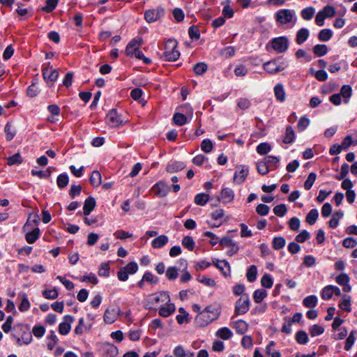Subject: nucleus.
Segmentation results:
<instances>
[{
    "label": "nucleus",
    "mask_w": 357,
    "mask_h": 357,
    "mask_svg": "<svg viewBox=\"0 0 357 357\" xmlns=\"http://www.w3.org/2000/svg\"><path fill=\"white\" fill-rule=\"evenodd\" d=\"M220 307L218 304L207 306L196 317V321L200 326H205L217 319L220 314Z\"/></svg>",
    "instance_id": "1"
},
{
    "label": "nucleus",
    "mask_w": 357,
    "mask_h": 357,
    "mask_svg": "<svg viewBox=\"0 0 357 357\" xmlns=\"http://www.w3.org/2000/svg\"><path fill=\"white\" fill-rule=\"evenodd\" d=\"M275 20L279 26H286L292 28L297 22V17L294 10L280 9L274 15Z\"/></svg>",
    "instance_id": "2"
},
{
    "label": "nucleus",
    "mask_w": 357,
    "mask_h": 357,
    "mask_svg": "<svg viewBox=\"0 0 357 357\" xmlns=\"http://www.w3.org/2000/svg\"><path fill=\"white\" fill-rule=\"evenodd\" d=\"M177 42L175 39H169L165 45V52L162 58L165 61H174L180 56V52L176 50Z\"/></svg>",
    "instance_id": "3"
},
{
    "label": "nucleus",
    "mask_w": 357,
    "mask_h": 357,
    "mask_svg": "<svg viewBox=\"0 0 357 357\" xmlns=\"http://www.w3.org/2000/svg\"><path fill=\"white\" fill-rule=\"evenodd\" d=\"M30 218L27 220L25 225L23 226V231L26 232L25 239L29 244L35 243L40 236V231L38 227H35L31 230Z\"/></svg>",
    "instance_id": "4"
},
{
    "label": "nucleus",
    "mask_w": 357,
    "mask_h": 357,
    "mask_svg": "<svg viewBox=\"0 0 357 357\" xmlns=\"http://www.w3.org/2000/svg\"><path fill=\"white\" fill-rule=\"evenodd\" d=\"M288 66L285 61L273 60L264 63V69L270 74H275L284 70Z\"/></svg>",
    "instance_id": "5"
},
{
    "label": "nucleus",
    "mask_w": 357,
    "mask_h": 357,
    "mask_svg": "<svg viewBox=\"0 0 357 357\" xmlns=\"http://www.w3.org/2000/svg\"><path fill=\"white\" fill-rule=\"evenodd\" d=\"M250 301L248 295L244 294L235 303V315L245 314L250 309Z\"/></svg>",
    "instance_id": "6"
},
{
    "label": "nucleus",
    "mask_w": 357,
    "mask_h": 357,
    "mask_svg": "<svg viewBox=\"0 0 357 357\" xmlns=\"http://www.w3.org/2000/svg\"><path fill=\"white\" fill-rule=\"evenodd\" d=\"M271 45L278 53H283L288 49V39L284 36L275 38L271 40Z\"/></svg>",
    "instance_id": "7"
},
{
    "label": "nucleus",
    "mask_w": 357,
    "mask_h": 357,
    "mask_svg": "<svg viewBox=\"0 0 357 357\" xmlns=\"http://www.w3.org/2000/svg\"><path fill=\"white\" fill-rule=\"evenodd\" d=\"M105 121L111 128H116L123 124V121L116 109H112L108 112L105 117Z\"/></svg>",
    "instance_id": "8"
},
{
    "label": "nucleus",
    "mask_w": 357,
    "mask_h": 357,
    "mask_svg": "<svg viewBox=\"0 0 357 357\" xmlns=\"http://www.w3.org/2000/svg\"><path fill=\"white\" fill-rule=\"evenodd\" d=\"M121 310L119 307H108L103 315L104 321L107 324H113L119 316Z\"/></svg>",
    "instance_id": "9"
},
{
    "label": "nucleus",
    "mask_w": 357,
    "mask_h": 357,
    "mask_svg": "<svg viewBox=\"0 0 357 357\" xmlns=\"http://www.w3.org/2000/svg\"><path fill=\"white\" fill-rule=\"evenodd\" d=\"M164 14V10L161 8L148 10L144 13V18L149 23H152L159 20Z\"/></svg>",
    "instance_id": "10"
},
{
    "label": "nucleus",
    "mask_w": 357,
    "mask_h": 357,
    "mask_svg": "<svg viewBox=\"0 0 357 357\" xmlns=\"http://www.w3.org/2000/svg\"><path fill=\"white\" fill-rule=\"evenodd\" d=\"M50 65V63H48V66L43 69V76L47 82L54 83L59 77V72Z\"/></svg>",
    "instance_id": "11"
},
{
    "label": "nucleus",
    "mask_w": 357,
    "mask_h": 357,
    "mask_svg": "<svg viewBox=\"0 0 357 357\" xmlns=\"http://www.w3.org/2000/svg\"><path fill=\"white\" fill-rule=\"evenodd\" d=\"M170 190L169 186L165 182L160 181L154 184L152 187V191L158 197H165Z\"/></svg>",
    "instance_id": "12"
},
{
    "label": "nucleus",
    "mask_w": 357,
    "mask_h": 357,
    "mask_svg": "<svg viewBox=\"0 0 357 357\" xmlns=\"http://www.w3.org/2000/svg\"><path fill=\"white\" fill-rule=\"evenodd\" d=\"M234 198V192L230 188H223L220 192V196L217 197L218 202H222L224 204L231 202Z\"/></svg>",
    "instance_id": "13"
},
{
    "label": "nucleus",
    "mask_w": 357,
    "mask_h": 357,
    "mask_svg": "<svg viewBox=\"0 0 357 357\" xmlns=\"http://www.w3.org/2000/svg\"><path fill=\"white\" fill-rule=\"evenodd\" d=\"M74 321V317L71 315H66L62 321L59 326V332L61 335H67L71 328V324Z\"/></svg>",
    "instance_id": "14"
},
{
    "label": "nucleus",
    "mask_w": 357,
    "mask_h": 357,
    "mask_svg": "<svg viewBox=\"0 0 357 357\" xmlns=\"http://www.w3.org/2000/svg\"><path fill=\"white\" fill-rule=\"evenodd\" d=\"M213 264L221 271L222 273L225 277H227L230 275V266L228 261L226 260H218L215 259L213 260Z\"/></svg>",
    "instance_id": "15"
},
{
    "label": "nucleus",
    "mask_w": 357,
    "mask_h": 357,
    "mask_svg": "<svg viewBox=\"0 0 357 357\" xmlns=\"http://www.w3.org/2000/svg\"><path fill=\"white\" fill-rule=\"evenodd\" d=\"M151 299L153 303H168L170 301V297L167 292L160 291L154 294L151 296Z\"/></svg>",
    "instance_id": "16"
},
{
    "label": "nucleus",
    "mask_w": 357,
    "mask_h": 357,
    "mask_svg": "<svg viewBox=\"0 0 357 357\" xmlns=\"http://www.w3.org/2000/svg\"><path fill=\"white\" fill-rule=\"evenodd\" d=\"M185 167L184 162L177 160H170L166 167L167 172L174 173L183 169Z\"/></svg>",
    "instance_id": "17"
},
{
    "label": "nucleus",
    "mask_w": 357,
    "mask_h": 357,
    "mask_svg": "<svg viewBox=\"0 0 357 357\" xmlns=\"http://www.w3.org/2000/svg\"><path fill=\"white\" fill-rule=\"evenodd\" d=\"M249 169L246 166H242L240 170H236L234 176V181L242 183L248 175Z\"/></svg>",
    "instance_id": "18"
},
{
    "label": "nucleus",
    "mask_w": 357,
    "mask_h": 357,
    "mask_svg": "<svg viewBox=\"0 0 357 357\" xmlns=\"http://www.w3.org/2000/svg\"><path fill=\"white\" fill-rule=\"evenodd\" d=\"M274 95L278 101L283 102L286 100V93L283 85L281 83L274 86Z\"/></svg>",
    "instance_id": "19"
},
{
    "label": "nucleus",
    "mask_w": 357,
    "mask_h": 357,
    "mask_svg": "<svg viewBox=\"0 0 357 357\" xmlns=\"http://www.w3.org/2000/svg\"><path fill=\"white\" fill-rule=\"evenodd\" d=\"M310 36V31L307 28L300 29L296 36V42L298 45H301L305 42Z\"/></svg>",
    "instance_id": "20"
},
{
    "label": "nucleus",
    "mask_w": 357,
    "mask_h": 357,
    "mask_svg": "<svg viewBox=\"0 0 357 357\" xmlns=\"http://www.w3.org/2000/svg\"><path fill=\"white\" fill-rule=\"evenodd\" d=\"M96 206V200L92 197H89L84 201V207H83V213L84 215H89L91 212L94 209Z\"/></svg>",
    "instance_id": "21"
},
{
    "label": "nucleus",
    "mask_w": 357,
    "mask_h": 357,
    "mask_svg": "<svg viewBox=\"0 0 357 357\" xmlns=\"http://www.w3.org/2000/svg\"><path fill=\"white\" fill-rule=\"evenodd\" d=\"M168 237L165 235H160L154 238L151 242L153 248L159 249L164 247L168 243Z\"/></svg>",
    "instance_id": "22"
},
{
    "label": "nucleus",
    "mask_w": 357,
    "mask_h": 357,
    "mask_svg": "<svg viewBox=\"0 0 357 357\" xmlns=\"http://www.w3.org/2000/svg\"><path fill=\"white\" fill-rule=\"evenodd\" d=\"M167 306H163L159 309L158 313L160 316L163 317H167L173 314L176 310L174 304L168 303Z\"/></svg>",
    "instance_id": "23"
},
{
    "label": "nucleus",
    "mask_w": 357,
    "mask_h": 357,
    "mask_svg": "<svg viewBox=\"0 0 357 357\" xmlns=\"http://www.w3.org/2000/svg\"><path fill=\"white\" fill-rule=\"evenodd\" d=\"M339 94L344 98V102L348 103L352 94L351 86L347 84L343 85Z\"/></svg>",
    "instance_id": "24"
},
{
    "label": "nucleus",
    "mask_w": 357,
    "mask_h": 357,
    "mask_svg": "<svg viewBox=\"0 0 357 357\" xmlns=\"http://www.w3.org/2000/svg\"><path fill=\"white\" fill-rule=\"evenodd\" d=\"M296 138L295 132L291 126L286 128L285 136L283 139V142L285 144H291Z\"/></svg>",
    "instance_id": "25"
},
{
    "label": "nucleus",
    "mask_w": 357,
    "mask_h": 357,
    "mask_svg": "<svg viewBox=\"0 0 357 357\" xmlns=\"http://www.w3.org/2000/svg\"><path fill=\"white\" fill-rule=\"evenodd\" d=\"M234 328L237 333L243 335L248 331V325L245 321L240 319L235 322Z\"/></svg>",
    "instance_id": "26"
},
{
    "label": "nucleus",
    "mask_w": 357,
    "mask_h": 357,
    "mask_svg": "<svg viewBox=\"0 0 357 357\" xmlns=\"http://www.w3.org/2000/svg\"><path fill=\"white\" fill-rule=\"evenodd\" d=\"M315 13V8L312 6L306 7L301 11V16L305 20H310Z\"/></svg>",
    "instance_id": "27"
},
{
    "label": "nucleus",
    "mask_w": 357,
    "mask_h": 357,
    "mask_svg": "<svg viewBox=\"0 0 357 357\" xmlns=\"http://www.w3.org/2000/svg\"><path fill=\"white\" fill-rule=\"evenodd\" d=\"M317 297L315 295H310L303 299V304L306 307L312 308L317 305Z\"/></svg>",
    "instance_id": "28"
},
{
    "label": "nucleus",
    "mask_w": 357,
    "mask_h": 357,
    "mask_svg": "<svg viewBox=\"0 0 357 357\" xmlns=\"http://www.w3.org/2000/svg\"><path fill=\"white\" fill-rule=\"evenodd\" d=\"M264 161L266 162L268 168L276 169L280 162V158L273 155H268L264 158Z\"/></svg>",
    "instance_id": "29"
},
{
    "label": "nucleus",
    "mask_w": 357,
    "mask_h": 357,
    "mask_svg": "<svg viewBox=\"0 0 357 357\" xmlns=\"http://www.w3.org/2000/svg\"><path fill=\"white\" fill-rule=\"evenodd\" d=\"M21 303L18 307L20 312H26L30 308V303L28 299V296L25 293L20 294Z\"/></svg>",
    "instance_id": "30"
},
{
    "label": "nucleus",
    "mask_w": 357,
    "mask_h": 357,
    "mask_svg": "<svg viewBox=\"0 0 357 357\" xmlns=\"http://www.w3.org/2000/svg\"><path fill=\"white\" fill-rule=\"evenodd\" d=\"M257 268L255 265H252L247 271L246 278L250 282H253L257 279Z\"/></svg>",
    "instance_id": "31"
},
{
    "label": "nucleus",
    "mask_w": 357,
    "mask_h": 357,
    "mask_svg": "<svg viewBox=\"0 0 357 357\" xmlns=\"http://www.w3.org/2000/svg\"><path fill=\"white\" fill-rule=\"evenodd\" d=\"M313 52L317 56H323L328 52V47L324 44H318L314 46Z\"/></svg>",
    "instance_id": "32"
},
{
    "label": "nucleus",
    "mask_w": 357,
    "mask_h": 357,
    "mask_svg": "<svg viewBox=\"0 0 357 357\" xmlns=\"http://www.w3.org/2000/svg\"><path fill=\"white\" fill-rule=\"evenodd\" d=\"M319 216V212L317 209L313 208L310 211V212L307 213L305 221L310 225H314Z\"/></svg>",
    "instance_id": "33"
},
{
    "label": "nucleus",
    "mask_w": 357,
    "mask_h": 357,
    "mask_svg": "<svg viewBox=\"0 0 357 357\" xmlns=\"http://www.w3.org/2000/svg\"><path fill=\"white\" fill-rule=\"evenodd\" d=\"M216 335L223 340H229L233 333L227 327H223L218 330Z\"/></svg>",
    "instance_id": "34"
},
{
    "label": "nucleus",
    "mask_w": 357,
    "mask_h": 357,
    "mask_svg": "<svg viewBox=\"0 0 357 357\" xmlns=\"http://www.w3.org/2000/svg\"><path fill=\"white\" fill-rule=\"evenodd\" d=\"M267 296V292L263 289H257L253 294V298L255 303H261Z\"/></svg>",
    "instance_id": "35"
},
{
    "label": "nucleus",
    "mask_w": 357,
    "mask_h": 357,
    "mask_svg": "<svg viewBox=\"0 0 357 357\" xmlns=\"http://www.w3.org/2000/svg\"><path fill=\"white\" fill-rule=\"evenodd\" d=\"M333 36V32L329 29H324L320 31L318 35V38L320 41H328Z\"/></svg>",
    "instance_id": "36"
},
{
    "label": "nucleus",
    "mask_w": 357,
    "mask_h": 357,
    "mask_svg": "<svg viewBox=\"0 0 357 357\" xmlns=\"http://www.w3.org/2000/svg\"><path fill=\"white\" fill-rule=\"evenodd\" d=\"M296 340L301 344H307L309 341L307 333L304 331H298L296 334Z\"/></svg>",
    "instance_id": "37"
},
{
    "label": "nucleus",
    "mask_w": 357,
    "mask_h": 357,
    "mask_svg": "<svg viewBox=\"0 0 357 357\" xmlns=\"http://www.w3.org/2000/svg\"><path fill=\"white\" fill-rule=\"evenodd\" d=\"M90 183L93 187H98L101 184V174L98 171H93L90 177Z\"/></svg>",
    "instance_id": "38"
},
{
    "label": "nucleus",
    "mask_w": 357,
    "mask_h": 357,
    "mask_svg": "<svg viewBox=\"0 0 357 357\" xmlns=\"http://www.w3.org/2000/svg\"><path fill=\"white\" fill-rule=\"evenodd\" d=\"M286 243L285 239L282 236L274 237L272 242L273 248L276 250H280L284 247Z\"/></svg>",
    "instance_id": "39"
},
{
    "label": "nucleus",
    "mask_w": 357,
    "mask_h": 357,
    "mask_svg": "<svg viewBox=\"0 0 357 357\" xmlns=\"http://www.w3.org/2000/svg\"><path fill=\"white\" fill-rule=\"evenodd\" d=\"M182 245L190 251H192L195 246L193 238L190 236H186L182 239Z\"/></svg>",
    "instance_id": "40"
},
{
    "label": "nucleus",
    "mask_w": 357,
    "mask_h": 357,
    "mask_svg": "<svg viewBox=\"0 0 357 357\" xmlns=\"http://www.w3.org/2000/svg\"><path fill=\"white\" fill-rule=\"evenodd\" d=\"M209 199V195L204 193H200L195 196V203L199 206H204Z\"/></svg>",
    "instance_id": "41"
},
{
    "label": "nucleus",
    "mask_w": 357,
    "mask_h": 357,
    "mask_svg": "<svg viewBox=\"0 0 357 357\" xmlns=\"http://www.w3.org/2000/svg\"><path fill=\"white\" fill-rule=\"evenodd\" d=\"M310 121L305 116H303L300 118L298 121L297 127L299 132L304 131L307 126L310 125Z\"/></svg>",
    "instance_id": "42"
},
{
    "label": "nucleus",
    "mask_w": 357,
    "mask_h": 357,
    "mask_svg": "<svg viewBox=\"0 0 357 357\" xmlns=\"http://www.w3.org/2000/svg\"><path fill=\"white\" fill-rule=\"evenodd\" d=\"M174 123L178 126H183L188 122V119L185 115L181 113H175L173 116Z\"/></svg>",
    "instance_id": "43"
},
{
    "label": "nucleus",
    "mask_w": 357,
    "mask_h": 357,
    "mask_svg": "<svg viewBox=\"0 0 357 357\" xmlns=\"http://www.w3.org/2000/svg\"><path fill=\"white\" fill-rule=\"evenodd\" d=\"M69 178L67 174H61L58 176L56 183L60 188H63L68 184Z\"/></svg>",
    "instance_id": "44"
},
{
    "label": "nucleus",
    "mask_w": 357,
    "mask_h": 357,
    "mask_svg": "<svg viewBox=\"0 0 357 357\" xmlns=\"http://www.w3.org/2000/svg\"><path fill=\"white\" fill-rule=\"evenodd\" d=\"M4 131L6 133V137L8 141L12 140L15 135V131L13 128V126L10 123H7L4 128Z\"/></svg>",
    "instance_id": "45"
},
{
    "label": "nucleus",
    "mask_w": 357,
    "mask_h": 357,
    "mask_svg": "<svg viewBox=\"0 0 357 357\" xmlns=\"http://www.w3.org/2000/svg\"><path fill=\"white\" fill-rule=\"evenodd\" d=\"M59 0H46V6L42 8V10L46 13L52 12L58 4Z\"/></svg>",
    "instance_id": "46"
},
{
    "label": "nucleus",
    "mask_w": 357,
    "mask_h": 357,
    "mask_svg": "<svg viewBox=\"0 0 357 357\" xmlns=\"http://www.w3.org/2000/svg\"><path fill=\"white\" fill-rule=\"evenodd\" d=\"M271 150V146L268 143H260L257 146V152L260 155L267 154Z\"/></svg>",
    "instance_id": "47"
},
{
    "label": "nucleus",
    "mask_w": 357,
    "mask_h": 357,
    "mask_svg": "<svg viewBox=\"0 0 357 357\" xmlns=\"http://www.w3.org/2000/svg\"><path fill=\"white\" fill-rule=\"evenodd\" d=\"M261 284L265 288H271L273 284V280L272 277L268 274L264 275L261 279Z\"/></svg>",
    "instance_id": "48"
},
{
    "label": "nucleus",
    "mask_w": 357,
    "mask_h": 357,
    "mask_svg": "<svg viewBox=\"0 0 357 357\" xmlns=\"http://www.w3.org/2000/svg\"><path fill=\"white\" fill-rule=\"evenodd\" d=\"M22 162V157L19 153L14 154L7 158V164L10 166L20 165Z\"/></svg>",
    "instance_id": "49"
},
{
    "label": "nucleus",
    "mask_w": 357,
    "mask_h": 357,
    "mask_svg": "<svg viewBox=\"0 0 357 357\" xmlns=\"http://www.w3.org/2000/svg\"><path fill=\"white\" fill-rule=\"evenodd\" d=\"M316 178H317V174L315 173H314V172H311L308 175L306 181L304 183V188H305V189L307 190H309L310 189H311V188L312 187V185H313Z\"/></svg>",
    "instance_id": "50"
},
{
    "label": "nucleus",
    "mask_w": 357,
    "mask_h": 357,
    "mask_svg": "<svg viewBox=\"0 0 357 357\" xmlns=\"http://www.w3.org/2000/svg\"><path fill=\"white\" fill-rule=\"evenodd\" d=\"M273 213H275V215H276L277 216L283 217L287 213V209L286 205L284 204H282L275 206L273 208Z\"/></svg>",
    "instance_id": "51"
},
{
    "label": "nucleus",
    "mask_w": 357,
    "mask_h": 357,
    "mask_svg": "<svg viewBox=\"0 0 357 357\" xmlns=\"http://www.w3.org/2000/svg\"><path fill=\"white\" fill-rule=\"evenodd\" d=\"M143 280H145V282H149L150 284H156L158 282L159 279L151 272L146 271L143 275Z\"/></svg>",
    "instance_id": "52"
},
{
    "label": "nucleus",
    "mask_w": 357,
    "mask_h": 357,
    "mask_svg": "<svg viewBox=\"0 0 357 357\" xmlns=\"http://www.w3.org/2000/svg\"><path fill=\"white\" fill-rule=\"evenodd\" d=\"M324 332V328L317 324L312 326L310 328V333L312 337H316L321 335Z\"/></svg>",
    "instance_id": "53"
},
{
    "label": "nucleus",
    "mask_w": 357,
    "mask_h": 357,
    "mask_svg": "<svg viewBox=\"0 0 357 357\" xmlns=\"http://www.w3.org/2000/svg\"><path fill=\"white\" fill-rule=\"evenodd\" d=\"M332 285L325 287L321 291V298L324 300H329L333 296Z\"/></svg>",
    "instance_id": "54"
},
{
    "label": "nucleus",
    "mask_w": 357,
    "mask_h": 357,
    "mask_svg": "<svg viewBox=\"0 0 357 357\" xmlns=\"http://www.w3.org/2000/svg\"><path fill=\"white\" fill-rule=\"evenodd\" d=\"M356 337L354 336V331H351L346 340L344 349L349 351L354 345Z\"/></svg>",
    "instance_id": "55"
},
{
    "label": "nucleus",
    "mask_w": 357,
    "mask_h": 357,
    "mask_svg": "<svg viewBox=\"0 0 357 357\" xmlns=\"http://www.w3.org/2000/svg\"><path fill=\"white\" fill-rule=\"evenodd\" d=\"M33 176H37L40 178H48L50 176L51 172L47 169L46 171L32 169L31 172Z\"/></svg>",
    "instance_id": "56"
},
{
    "label": "nucleus",
    "mask_w": 357,
    "mask_h": 357,
    "mask_svg": "<svg viewBox=\"0 0 357 357\" xmlns=\"http://www.w3.org/2000/svg\"><path fill=\"white\" fill-rule=\"evenodd\" d=\"M212 142L208 139H205L202 142L201 149L205 153H210L213 149Z\"/></svg>",
    "instance_id": "57"
},
{
    "label": "nucleus",
    "mask_w": 357,
    "mask_h": 357,
    "mask_svg": "<svg viewBox=\"0 0 357 357\" xmlns=\"http://www.w3.org/2000/svg\"><path fill=\"white\" fill-rule=\"evenodd\" d=\"M166 277L169 280H173L178 277V269L174 266H170L167 269Z\"/></svg>",
    "instance_id": "58"
},
{
    "label": "nucleus",
    "mask_w": 357,
    "mask_h": 357,
    "mask_svg": "<svg viewBox=\"0 0 357 357\" xmlns=\"http://www.w3.org/2000/svg\"><path fill=\"white\" fill-rule=\"evenodd\" d=\"M320 11L326 18L333 17L335 15V10L331 6H326Z\"/></svg>",
    "instance_id": "59"
},
{
    "label": "nucleus",
    "mask_w": 357,
    "mask_h": 357,
    "mask_svg": "<svg viewBox=\"0 0 357 357\" xmlns=\"http://www.w3.org/2000/svg\"><path fill=\"white\" fill-rule=\"evenodd\" d=\"M109 263H102L98 270V275L102 277H108L109 275Z\"/></svg>",
    "instance_id": "60"
},
{
    "label": "nucleus",
    "mask_w": 357,
    "mask_h": 357,
    "mask_svg": "<svg viewBox=\"0 0 357 357\" xmlns=\"http://www.w3.org/2000/svg\"><path fill=\"white\" fill-rule=\"evenodd\" d=\"M194 72L197 75L204 74L207 70V66L204 63H197L194 66Z\"/></svg>",
    "instance_id": "61"
},
{
    "label": "nucleus",
    "mask_w": 357,
    "mask_h": 357,
    "mask_svg": "<svg viewBox=\"0 0 357 357\" xmlns=\"http://www.w3.org/2000/svg\"><path fill=\"white\" fill-rule=\"evenodd\" d=\"M251 105L250 100L248 98H241L238 100L237 106L241 109L245 110Z\"/></svg>",
    "instance_id": "62"
},
{
    "label": "nucleus",
    "mask_w": 357,
    "mask_h": 357,
    "mask_svg": "<svg viewBox=\"0 0 357 357\" xmlns=\"http://www.w3.org/2000/svg\"><path fill=\"white\" fill-rule=\"evenodd\" d=\"M105 351L110 357H115L119 353L118 348L114 344L109 343L106 344Z\"/></svg>",
    "instance_id": "63"
},
{
    "label": "nucleus",
    "mask_w": 357,
    "mask_h": 357,
    "mask_svg": "<svg viewBox=\"0 0 357 357\" xmlns=\"http://www.w3.org/2000/svg\"><path fill=\"white\" fill-rule=\"evenodd\" d=\"M123 268L128 274H134L138 270V265L136 262L132 261Z\"/></svg>",
    "instance_id": "64"
}]
</instances>
